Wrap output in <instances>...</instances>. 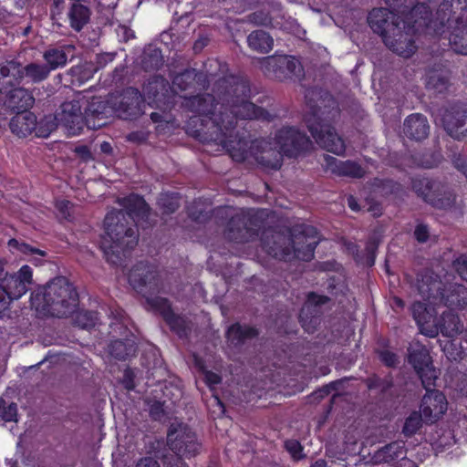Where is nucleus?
I'll return each instance as SVG.
<instances>
[{"mask_svg": "<svg viewBox=\"0 0 467 467\" xmlns=\"http://www.w3.org/2000/svg\"><path fill=\"white\" fill-rule=\"evenodd\" d=\"M192 110L205 116H210L209 120L212 121L213 131V140L225 148L231 157L236 161H242L248 158L249 152L246 150L248 142L244 140H228L227 138L232 137V130L234 127L235 114L242 119H267L268 113L254 104L242 100L240 104L233 106V111L228 114L226 112L214 110L217 105H214V99L211 95L203 97H194L190 100Z\"/></svg>", "mask_w": 467, "mask_h": 467, "instance_id": "1", "label": "nucleus"}, {"mask_svg": "<svg viewBox=\"0 0 467 467\" xmlns=\"http://www.w3.org/2000/svg\"><path fill=\"white\" fill-rule=\"evenodd\" d=\"M429 15V7L425 4H418L410 10L407 21H399V17L386 8L373 9L368 21L389 49L399 56L409 57L416 50L412 34L423 31Z\"/></svg>", "mask_w": 467, "mask_h": 467, "instance_id": "2", "label": "nucleus"}, {"mask_svg": "<svg viewBox=\"0 0 467 467\" xmlns=\"http://www.w3.org/2000/svg\"><path fill=\"white\" fill-rule=\"evenodd\" d=\"M422 32L447 39L456 53L467 55V0H443L435 20H425Z\"/></svg>", "mask_w": 467, "mask_h": 467, "instance_id": "3", "label": "nucleus"}, {"mask_svg": "<svg viewBox=\"0 0 467 467\" xmlns=\"http://www.w3.org/2000/svg\"><path fill=\"white\" fill-rule=\"evenodd\" d=\"M440 285V282L433 281L430 285L423 283L419 286L420 294L427 302H415L412 305V315L421 334L435 337L441 332L443 336L452 337L462 331L463 325L452 313H443L442 322H436V311L431 306L436 305Z\"/></svg>", "mask_w": 467, "mask_h": 467, "instance_id": "4", "label": "nucleus"}, {"mask_svg": "<svg viewBox=\"0 0 467 467\" xmlns=\"http://www.w3.org/2000/svg\"><path fill=\"white\" fill-rule=\"evenodd\" d=\"M31 306L43 316L67 317L78 305V293L66 277L58 276L31 294Z\"/></svg>", "mask_w": 467, "mask_h": 467, "instance_id": "5", "label": "nucleus"}, {"mask_svg": "<svg viewBox=\"0 0 467 467\" xmlns=\"http://www.w3.org/2000/svg\"><path fill=\"white\" fill-rule=\"evenodd\" d=\"M125 220V213L119 211L108 213L104 221L100 248L106 259L113 265L119 264L125 251L135 246L138 242L136 230L127 228L123 223Z\"/></svg>", "mask_w": 467, "mask_h": 467, "instance_id": "6", "label": "nucleus"}, {"mask_svg": "<svg viewBox=\"0 0 467 467\" xmlns=\"http://www.w3.org/2000/svg\"><path fill=\"white\" fill-rule=\"evenodd\" d=\"M310 144L309 139L295 128H283L275 135L274 147L269 142H264V146L261 145L263 151L255 159L262 166L277 170L281 167L283 154L295 157Z\"/></svg>", "mask_w": 467, "mask_h": 467, "instance_id": "7", "label": "nucleus"}, {"mask_svg": "<svg viewBox=\"0 0 467 467\" xmlns=\"http://www.w3.org/2000/svg\"><path fill=\"white\" fill-rule=\"evenodd\" d=\"M283 237L277 235L275 239V246H270L269 244H265V250L275 257L280 259H288L292 253L298 259L308 261L313 256V252L318 244V236L316 228L312 226H305L301 235H296L294 240L295 245L302 244V247H293V251L289 248H282L280 243Z\"/></svg>", "mask_w": 467, "mask_h": 467, "instance_id": "8", "label": "nucleus"}, {"mask_svg": "<svg viewBox=\"0 0 467 467\" xmlns=\"http://www.w3.org/2000/svg\"><path fill=\"white\" fill-rule=\"evenodd\" d=\"M323 115L324 112L319 115L317 111L307 115L305 119L307 128L322 148L334 154L341 155L346 150L345 142L337 134L335 129L327 122V119L322 117Z\"/></svg>", "mask_w": 467, "mask_h": 467, "instance_id": "9", "label": "nucleus"}, {"mask_svg": "<svg viewBox=\"0 0 467 467\" xmlns=\"http://www.w3.org/2000/svg\"><path fill=\"white\" fill-rule=\"evenodd\" d=\"M11 132L19 138H26L32 134L36 137L47 138L57 129V124L51 117H44L39 121L36 116L23 109L11 119L9 122Z\"/></svg>", "mask_w": 467, "mask_h": 467, "instance_id": "10", "label": "nucleus"}, {"mask_svg": "<svg viewBox=\"0 0 467 467\" xmlns=\"http://www.w3.org/2000/svg\"><path fill=\"white\" fill-rule=\"evenodd\" d=\"M168 446L180 458H191L199 453L201 445L195 433L185 424L173 423L167 435Z\"/></svg>", "mask_w": 467, "mask_h": 467, "instance_id": "11", "label": "nucleus"}, {"mask_svg": "<svg viewBox=\"0 0 467 467\" xmlns=\"http://www.w3.org/2000/svg\"><path fill=\"white\" fill-rule=\"evenodd\" d=\"M260 64L265 74L274 75L279 79L299 77L303 71L300 62L288 56L267 57Z\"/></svg>", "mask_w": 467, "mask_h": 467, "instance_id": "12", "label": "nucleus"}, {"mask_svg": "<svg viewBox=\"0 0 467 467\" xmlns=\"http://www.w3.org/2000/svg\"><path fill=\"white\" fill-rule=\"evenodd\" d=\"M48 117L54 119L57 128L62 126L70 136L79 134L84 127V118L78 100L63 103L56 115Z\"/></svg>", "mask_w": 467, "mask_h": 467, "instance_id": "13", "label": "nucleus"}, {"mask_svg": "<svg viewBox=\"0 0 467 467\" xmlns=\"http://www.w3.org/2000/svg\"><path fill=\"white\" fill-rule=\"evenodd\" d=\"M409 361L421 379L425 389L435 385L438 374L431 364L430 354L425 347L421 345L412 347L410 350Z\"/></svg>", "mask_w": 467, "mask_h": 467, "instance_id": "14", "label": "nucleus"}, {"mask_svg": "<svg viewBox=\"0 0 467 467\" xmlns=\"http://www.w3.org/2000/svg\"><path fill=\"white\" fill-rule=\"evenodd\" d=\"M415 191L424 200L439 208H446L452 203L451 194L447 192L444 186L435 181L422 179L413 183Z\"/></svg>", "mask_w": 467, "mask_h": 467, "instance_id": "15", "label": "nucleus"}, {"mask_svg": "<svg viewBox=\"0 0 467 467\" xmlns=\"http://www.w3.org/2000/svg\"><path fill=\"white\" fill-rule=\"evenodd\" d=\"M445 130L456 139L467 134V106H455L446 109L441 119Z\"/></svg>", "mask_w": 467, "mask_h": 467, "instance_id": "16", "label": "nucleus"}, {"mask_svg": "<svg viewBox=\"0 0 467 467\" xmlns=\"http://www.w3.org/2000/svg\"><path fill=\"white\" fill-rule=\"evenodd\" d=\"M447 400L445 396L439 390H428L424 395L420 411L427 421H435L447 410Z\"/></svg>", "mask_w": 467, "mask_h": 467, "instance_id": "17", "label": "nucleus"}, {"mask_svg": "<svg viewBox=\"0 0 467 467\" xmlns=\"http://www.w3.org/2000/svg\"><path fill=\"white\" fill-rule=\"evenodd\" d=\"M33 284V269L25 265L20 269L10 275L6 282V290L15 299L22 297L28 290V286Z\"/></svg>", "mask_w": 467, "mask_h": 467, "instance_id": "18", "label": "nucleus"}, {"mask_svg": "<svg viewBox=\"0 0 467 467\" xmlns=\"http://www.w3.org/2000/svg\"><path fill=\"white\" fill-rule=\"evenodd\" d=\"M24 75L21 66L15 61H8L0 66V100L4 95L16 84H18Z\"/></svg>", "mask_w": 467, "mask_h": 467, "instance_id": "19", "label": "nucleus"}, {"mask_svg": "<svg viewBox=\"0 0 467 467\" xmlns=\"http://www.w3.org/2000/svg\"><path fill=\"white\" fill-rule=\"evenodd\" d=\"M7 247L13 254L22 256L24 259L31 261L35 265H42L43 258L47 256L44 250L15 238L8 241Z\"/></svg>", "mask_w": 467, "mask_h": 467, "instance_id": "20", "label": "nucleus"}, {"mask_svg": "<svg viewBox=\"0 0 467 467\" xmlns=\"http://www.w3.org/2000/svg\"><path fill=\"white\" fill-rule=\"evenodd\" d=\"M2 99L5 106L12 111L27 109L34 104V98L26 89L15 88V86L4 95Z\"/></svg>", "mask_w": 467, "mask_h": 467, "instance_id": "21", "label": "nucleus"}, {"mask_svg": "<svg viewBox=\"0 0 467 467\" xmlns=\"http://www.w3.org/2000/svg\"><path fill=\"white\" fill-rule=\"evenodd\" d=\"M325 161L327 170L334 174L350 177H361L364 174L363 169L356 162L342 161L331 156H327Z\"/></svg>", "mask_w": 467, "mask_h": 467, "instance_id": "22", "label": "nucleus"}, {"mask_svg": "<svg viewBox=\"0 0 467 467\" xmlns=\"http://www.w3.org/2000/svg\"><path fill=\"white\" fill-rule=\"evenodd\" d=\"M429 131L428 120L420 114H412L404 122V133L410 139L420 140L428 136Z\"/></svg>", "mask_w": 467, "mask_h": 467, "instance_id": "23", "label": "nucleus"}, {"mask_svg": "<svg viewBox=\"0 0 467 467\" xmlns=\"http://www.w3.org/2000/svg\"><path fill=\"white\" fill-rule=\"evenodd\" d=\"M441 300L451 308H462L467 305V289L462 285H451L441 294Z\"/></svg>", "mask_w": 467, "mask_h": 467, "instance_id": "24", "label": "nucleus"}, {"mask_svg": "<svg viewBox=\"0 0 467 467\" xmlns=\"http://www.w3.org/2000/svg\"><path fill=\"white\" fill-rule=\"evenodd\" d=\"M126 208L129 217L139 223L140 219H144L148 213V205L145 201L138 195H130L126 198L122 203Z\"/></svg>", "mask_w": 467, "mask_h": 467, "instance_id": "25", "label": "nucleus"}, {"mask_svg": "<svg viewBox=\"0 0 467 467\" xmlns=\"http://www.w3.org/2000/svg\"><path fill=\"white\" fill-rule=\"evenodd\" d=\"M249 47L261 53H268L273 48L274 40L267 33L257 30L252 32L247 38Z\"/></svg>", "mask_w": 467, "mask_h": 467, "instance_id": "26", "label": "nucleus"}, {"mask_svg": "<svg viewBox=\"0 0 467 467\" xmlns=\"http://www.w3.org/2000/svg\"><path fill=\"white\" fill-rule=\"evenodd\" d=\"M90 16L89 10L83 5L74 4L68 12L70 26L77 31L88 22Z\"/></svg>", "mask_w": 467, "mask_h": 467, "instance_id": "27", "label": "nucleus"}, {"mask_svg": "<svg viewBox=\"0 0 467 467\" xmlns=\"http://www.w3.org/2000/svg\"><path fill=\"white\" fill-rule=\"evenodd\" d=\"M403 455V445L400 442H392L379 450L374 459L376 462H389Z\"/></svg>", "mask_w": 467, "mask_h": 467, "instance_id": "28", "label": "nucleus"}, {"mask_svg": "<svg viewBox=\"0 0 467 467\" xmlns=\"http://www.w3.org/2000/svg\"><path fill=\"white\" fill-rule=\"evenodd\" d=\"M43 57L50 71L66 66L67 62V53L62 48H50L44 53Z\"/></svg>", "mask_w": 467, "mask_h": 467, "instance_id": "29", "label": "nucleus"}, {"mask_svg": "<svg viewBox=\"0 0 467 467\" xmlns=\"http://www.w3.org/2000/svg\"><path fill=\"white\" fill-rule=\"evenodd\" d=\"M24 78H30L33 82H40L47 78L50 70L47 66L31 63L22 67Z\"/></svg>", "mask_w": 467, "mask_h": 467, "instance_id": "30", "label": "nucleus"}, {"mask_svg": "<svg viewBox=\"0 0 467 467\" xmlns=\"http://www.w3.org/2000/svg\"><path fill=\"white\" fill-rule=\"evenodd\" d=\"M152 278H154L153 272L146 267H138L132 270L129 275V281L135 289L150 284Z\"/></svg>", "mask_w": 467, "mask_h": 467, "instance_id": "31", "label": "nucleus"}, {"mask_svg": "<svg viewBox=\"0 0 467 467\" xmlns=\"http://www.w3.org/2000/svg\"><path fill=\"white\" fill-rule=\"evenodd\" d=\"M256 334V330L253 327H242L239 324H235L228 329L227 338L233 344H237L244 338L254 337Z\"/></svg>", "mask_w": 467, "mask_h": 467, "instance_id": "32", "label": "nucleus"}, {"mask_svg": "<svg viewBox=\"0 0 467 467\" xmlns=\"http://www.w3.org/2000/svg\"><path fill=\"white\" fill-rule=\"evenodd\" d=\"M148 301L150 304V306L160 311L166 319V321L170 324V326L172 328H175V324L178 318L171 312L168 301L161 297L149 299Z\"/></svg>", "mask_w": 467, "mask_h": 467, "instance_id": "33", "label": "nucleus"}, {"mask_svg": "<svg viewBox=\"0 0 467 467\" xmlns=\"http://www.w3.org/2000/svg\"><path fill=\"white\" fill-rule=\"evenodd\" d=\"M447 78L438 73H432L428 77L427 87L436 92L441 93L447 88Z\"/></svg>", "mask_w": 467, "mask_h": 467, "instance_id": "34", "label": "nucleus"}, {"mask_svg": "<svg viewBox=\"0 0 467 467\" xmlns=\"http://www.w3.org/2000/svg\"><path fill=\"white\" fill-rule=\"evenodd\" d=\"M98 315L95 312L81 311L77 314L76 323L82 328H88L96 325Z\"/></svg>", "mask_w": 467, "mask_h": 467, "instance_id": "35", "label": "nucleus"}, {"mask_svg": "<svg viewBox=\"0 0 467 467\" xmlns=\"http://www.w3.org/2000/svg\"><path fill=\"white\" fill-rule=\"evenodd\" d=\"M421 423V417L419 413L413 412L411 413L405 421L404 427H403V432L406 435H411L415 433Z\"/></svg>", "mask_w": 467, "mask_h": 467, "instance_id": "36", "label": "nucleus"}, {"mask_svg": "<svg viewBox=\"0 0 467 467\" xmlns=\"http://www.w3.org/2000/svg\"><path fill=\"white\" fill-rule=\"evenodd\" d=\"M17 408L15 403L6 405L3 399H0V417L5 421L16 420Z\"/></svg>", "mask_w": 467, "mask_h": 467, "instance_id": "37", "label": "nucleus"}, {"mask_svg": "<svg viewBox=\"0 0 467 467\" xmlns=\"http://www.w3.org/2000/svg\"><path fill=\"white\" fill-rule=\"evenodd\" d=\"M327 300L328 298L324 296L317 295L314 293L308 295L307 300L300 315L301 322L304 327L306 326L305 317L303 316L304 312L308 310L311 306L324 305L327 302Z\"/></svg>", "mask_w": 467, "mask_h": 467, "instance_id": "38", "label": "nucleus"}, {"mask_svg": "<svg viewBox=\"0 0 467 467\" xmlns=\"http://www.w3.org/2000/svg\"><path fill=\"white\" fill-rule=\"evenodd\" d=\"M193 79V73L187 71L176 76L172 82V88L174 91L178 89L183 90L187 88V83Z\"/></svg>", "mask_w": 467, "mask_h": 467, "instance_id": "39", "label": "nucleus"}, {"mask_svg": "<svg viewBox=\"0 0 467 467\" xmlns=\"http://www.w3.org/2000/svg\"><path fill=\"white\" fill-rule=\"evenodd\" d=\"M132 352L131 348L127 349L126 345L123 341L118 340L115 341L112 345L111 354L115 356L117 358L122 359L126 358Z\"/></svg>", "mask_w": 467, "mask_h": 467, "instance_id": "40", "label": "nucleus"}, {"mask_svg": "<svg viewBox=\"0 0 467 467\" xmlns=\"http://www.w3.org/2000/svg\"><path fill=\"white\" fill-rule=\"evenodd\" d=\"M159 203L165 208L166 213H172L179 206L178 199L175 196L164 195L160 199Z\"/></svg>", "mask_w": 467, "mask_h": 467, "instance_id": "41", "label": "nucleus"}, {"mask_svg": "<svg viewBox=\"0 0 467 467\" xmlns=\"http://www.w3.org/2000/svg\"><path fill=\"white\" fill-rule=\"evenodd\" d=\"M127 94H130L132 103L131 105L134 107L128 106L127 109H124V112L130 111L127 115H121L123 118H128L131 116H135L138 113L137 106L140 101V95L139 92L132 90L131 92H127Z\"/></svg>", "mask_w": 467, "mask_h": 467, "instance_id": "42", "label": "nucleus"}, {"mask_svg": "<svg viewBox=\"0 0 467 467\" xmlns=\"http://www.w3.org/2000/svg\"><path fill=\"white\" fill-rule=\"evenodd\" d=\"M285 448L295 460H299L303 457L302 447L297 441L292 440L285 442Z\"/></svg>", "mask_w": 467, "mask_h": 467, "instance_id": "43", "label": "nucleus"}, {"mask_svg": "<svg viewBox=\"0 0 467 467\" xmlns=\"http://www.w3.org/2000/svg\"><path fill=\"white\" fill-rule=\"evenodd\" d=\"M454 268L460 276L467 281V255H461L454 261Z\"/></svg>", "mask_w": 467, "mask_h": 467, "instance_id": "44", "label": "nucleus"}, {"mask_svg": "<svg viewBox=\"0 0 467 467\" xmlns=\"http://www.w3.org/2000/svg\"><path fill=\"white\" fill-rule=\"evenodd\" d=\"M14 300L8 291L0 285V314L5 312Z\"/></svg>", "mask_w": 467, "mask_h": 467, "instance_id": "45", "label": "nucleus"}, {"mask_svg": "<svg viewBox=\"0 0 467 467\" xmlns=\"http://www.w3.org/2000/svg\"><path fill=\"white\" fill-rule=\"evenodd\" d=\"M134 467H161L158 460L151 456H144L140 458Z\"/></svg>", "mask_w": 467, "mask_h": 467, "instance_id": "46", "label": "nucleus"}, {"mask_svg": "<svg viewBox=\"0 0 467 467\" xmlns=\"http://www.w3.org/2000/svg\"><path fill=\"white\" fill-rule=\"evenodd\" d=\"M56 207L62 218L67 219L70 216L71 203L68 201H57Z\"/></svg>", "mask_w": 467, "mask_h": 467, "instance_id": "47", "label": "nucleus"}, {"mask_svg": "<svg viewBox=\"0 0 467 467\" xmlns=\"http://www.w3.org/2000/svg\"><path fill=\"white\" fill-rule=\"evenodd\" d=\"M414 234L419 242H425L429 236L428 227L424 224H419L415 229Z\"/></svg>", "mask_w": 467, "mask_h": 467, "instance_id": "48", "label": "nucleus"}, {"mask_svg": "<svg viewBox=\"0 0 467 467\" xmlns=\"http://www.w3.org/2000/svg\"><path fill=\"white\" fill-rule=\"evenodd\" d=\"M251 20L255 25H261V26H267L271 23V19L267 15H265L263 13H254L251 16Z\"/></svg>", "mask_w": 467, "mask_h": 467, "instance_id": "49", "label": "nucleus"}, {"mask_svg": "<svg viewBox=\"0 0 467 467\" xmlns=\"http://www.w3.org/2000/svg\"><path fill=\"white\" fill-rule=\"evenodd\" d=\"M380 358L387 366H394L397 363L396 355L389 351L381 352Z\"/></svg>", "mask_w": 467, "mask_h": 467, "instance_id": "50", "label": "nucleus"}, {"mask_svg": "<svg viewBox=\"0 0 467 467\" xmlns=\"http://www.w3.org/2000/svg\"><path fill=\"white\" fill-rule=\"evenodd\" d=\"M247 233H248L247 229H239L238 234L235 235L233 229L231 228V229H229V232H228V238H230L232 240L238 241V242H243V241H244V234H247Z\"/></svg>", "mask_w": 467, "mask_h": 467, "instance_id": "51", "label": "nucleus"}, {"mask_svg": "<svg viewBox=\"0 0 467 467\" xmlns=\"http://www.w3.org/2000/svg\"><path fill=\"white\" fill-rule=\"evenodd\" d=\"M205 380L209 385H215L220 382V377L213 372L211 371H205L204 373Z\"/></svg>", "mask_w": 467, "mask_h": 467, "instance_id": "52", "label": "nucleus"}, {"mask_svg": "<svg viewBox=\"0 0 467 467\" xmlns=\"http://www.w3.org/2000/svg\"><path fill=\"white\" fill-rule=\"evenodd\" d=\"M454 165L467 176V161L465 160L458 158L454 161Z\"/></svg>", "mask_w": 467, "mask_h": 467, "instance_id": "53", "label": "nucleus"}, {"mask_svg": "<svg viewBox=\"0 0 467 467\" xmlns=\"http://www.w3.org/2000/svg\"><path fill=\"white\" fill-rule=\"evenodd\" d=\"M6 262L0 259V280H5L7 273L5 271Z\"/></svg>", "mask_w": 467, "mask_h": 467, "instance_id": "54", "label": "nucleus"}, {"mask_svg": "<svg viewBox=\"0 0 467 467\" xmlns=\"http://www.w3.org/2000/svg\"><path fill=\"white\" fill-rule=\"evenodd\" d=\"M132 372L130 370L125 372V386L128 389H132L134 388V385L130 381V379L128 380Z\"/></svg>", "mask_w": 467, "mask_h": 467, "instance_id": "55", "label": "nucleus"}, {"mask_svg": "<svg viewBox=\"0 0 467 467\" xmlns=\"http://www.w3.org/2000/svg\"><path fill=\"white\" fill-rule=\"evenodd\" d=\"M348 206L353 210V211H358V205L356 202V200L350 196L348 198Z\"/></svg>", "mask_w": 467, "mask_h": 467, "instance_id": "56", "label": "nucleus"}, {"mask_svg": "<svg viewBox=\"0 0 467 467\" xmlns=\"http://www.w3.org/2000/svg\"><path fill=\"white\" fill-rule=\"evenodd\" d=\"M393 307H400V308H402L404 306V303L403 301L399 298V297H394L393 298Z\"/></svg>", "mask_w": 467, "mask_h": 467, "instance_id": "57", "label": "nucleus"}, {"mask_svg": "<svg viewBox=\"0 0 467 467\" xmlns=\"http://www.w3.org/2000/svg\"><path fill=\"white\" fill-rule=\"evenodd\" d=\"M235 91H240L242 93H245L247 91V87L244 83L237 84L235 88Z\"/></svg>", "mask_w": 467, "mask_h": 467, "instance_id": "58", "label": "nucleus"}, {"mask_svg": "<svg viewBox=\"0 0 467 467\" xmlns=\"http://www.w3.org/2000/svg\"><path fill=\"white\" fill-rule=\"evenodd\" d=\"M168 467H188V465L183 462L181 459H177V462L175 465H171L170 463H167Z\"/></svg>", "mask_w": 467, "mask_h": 467, "instance_id": "59", "label": "nucleus"}, {"mask_svg": "<svg viewBox=\"0 0 467 467\" xmlns=\"http://www.w3.org/2000/svg\"><path fill=\"white\" fill-rule=\"evenodd\" d=\"M311 467H327V463L324 460H318Z\"/></svg>", "mask_w": 467, "mask_h": 467, "instance_id": "60", "label": "nucleus"}, {"mask_svg": "<svg viewBox=\"0 0 467 467\" xmlns=\"http://www.w3.org/2000/svg\"><path fill=\"white\" fill-rule=\"evenodd\" d=\"M150 118L154 122H158L161 115L159 113H151Z\"/></svg>", "mask_w": 467, "mask_h": 467, "instance_id": "61", "label": "nucleus"}, {"mask_svg": "<svg viewBox=\"0 0 467 467\" xmlns=\"http://www.w3.org/2000/svg\"><path fill=\"white\" fill-rule=\"evenodd\" d=\"M101 149H102V150H104V151H108V150L109 149V143H103V144L101 145Z\"/></svg>", "mask_w": 467, "mask_h": 467, "instance_id": "62", "label": "nucleus"}, {"mask_svg": "<svg viewBox=\"0 0 467 467\" xmlns=\"http://www.w3.org/2000/svg\"><path fill=\"white\" fill-rule=\"evenodd\" d=\"M125 99H130V98L127 95H124L121 102L124 103Z\"/></svg>", "mask_w": 467, "mask_h": 467, "instance_id": "63", "label": "nucleus"}, {"mask_svg": "<svg viewBox=\"0 0 467 467\" xmlns=\"http://www.w3.org/2000/svg\"><path fill=\"white\" fill-rule=\"evenodd\" d=\"M214 401L217 403H220L219 400L217 398L214 399Z\"/></svg>", "mask_w": 467, "mask_h": 467, "instance_id": "64", "label": "nucleus"}]
</instances>
